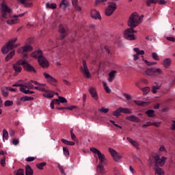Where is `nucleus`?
<instances>
[{
  "mask_svg": "<svg viewBox=\"0 0 175 175\" xmlns=\"http://www.w3.org/2000/svg\"><path fill=\"white\" fill-rule=\"evenodd\" d=\"M90 151L94 154V155H97L98 158L99 163L96 167V171L98 174L99 175H105L106 171H105V167L107 165V159H106V156L105 154L102 153L99 149L96 148H90Z\"/></svg>",
  "mask_w": 175,
  "mask_h": 175,
  "instance_id": "1",
  "label": "nucleus"
},
{
  "mask_svg": "<svg viewBox=\"0 0 175 175\" xmlns=\"http://www.w3.org/2000/svg\"><path fill=\"white\" fill-rule=\"evenodd\" d=\"M144 76H147L148 77H152V79H155L156 77H159V76H163L165 72L163 70L159 68H149L146 70L142 71Z\"/></svg>",
  "mask_w": 175,
  "mask_h": 175,
  "instance_id": "2",
  "label": "nucleus"
},
{
  "mask_svg": "<svg viewBox=\"0 0 175 175\" xmlns=\"http://www.w3.org/2000/svg\"><path fill=\"white\" fill-rule=\"evenodd\" d=\"M140 24V16H139V14L137 12H134L131 14L129 21L128 25L131 28H136L137 25Z\"/></svg>",
  "mask_w": 175,
  "mask_h": 175,
  "instance_id": "3",
  "label": "nucleus"
},
{
  "mask_svg": "<svg viewBox=\"0 0 175 175\" xmlns=\"http://www.w3.org/2000/svg\"><path fill=\"white\" fill-rule=\"evenodd\" d=\"M137 31L135 30L133 27H130L124 31V38L126 40H136L137 37L135 35V33Z\"/></svg>",
  "mask_w": 175,
  "mask_h": 175,
  "instance_id": "4",
  "label": "nucleus"
},
{
  "mask_svg": "<svg viewBox=\"0 0 175 175\" xmlns=\"http://www.w3.org/2000/svg\"><path fill=\"white\" fill-rule=\"evenodd\" d=\"M81 70L84 77H85L86 79H91V74L90 73V69H88L87 62L84 59L82 60V67H81Z\"/></svg>",
  "mask_w": 175,
  "mask_h": 175,
  "instance_id": "5",
  "label": "nucleus"
},
{
  "mask_svg": "<svg viewBox=\"0 0 175 175\" xmlns=\"http://www.w3.org/2000/svg\"><path fill=\"white\" fill-rule=\"evenodd\" d=\"M110 154L111 157H112L113 161L117 163L121 162V159H122V156L118 152L113 148H110Z\"/></svg>",
  "mask_w": 175,
  "mask_h": 175,
  "instance_id": "6",
  "label": "nucleus"
},
{
  "mask_svg": "<svg viewBox=\"0 0 175 175\" xmlns=\"http://www.w3.org/2000/svg\"><path fill=\"white\" fill-rule=\"evenodd\" d=\"M154 166L156 167H161L165 165V162H166V157H162L161 159L159 156H155L154 157Z\"/></svg>",
  "mask_w": 175,
  "mask_h": 175,
  "instance_id": "7",
  "label": "nucleus"
},
{
  "mask_svg": "<svg viewBox=\"0 0 175 175\" xmlns=\"http://www.w3.org/2000/svg\"><path fill=\"white\" fill-rule=\"evenodd\" d=\"M43 76L46 83H49V84H51V85H55V84H57V79L53 77V76L50 75V74L47 72H43Z\"/></svg>",
  "mask_w": 175,
  "mask_h": 175,
  "instance_id": "8",
  "label": "nucleus"
},
{
  "mask_svg": "<svg viewBox=\"0 0 175 175\" xmlns=\"http://www.w3.org/2000/svg\"><path fill=\"white\" fill-rule=\"evenodd\" d=\"M33 50V48L29 44H26L21 48H18L16 50V53L18 54H24V53H29L30 51H32Z\"/></svg>",
  "mask_w": 175,
  "mask_h": 175,
  "instance_id": "9",
  "label": "nucleus"
},
{
  "mask_svg": "<svg viewBox=\"0 0 175 175\" xmlns=\"http://www.w3.org/2000/svg\"><path fill=\"white\" fill-rule=\"evenodd\" d=\"M35 85L34 90H37V91H40V92H46L47 91V86L46 84L40 83L39 82H34Z\"/></svg>",
  "mask_w": 175,
  "mask_h": 175,
  "instance_id": "10",
  "label": "nucleus"
},
{
  "mask_svg": "<svg viewBox=\"0 0 175 175\" xmlns=\"http://www.w3.org/2000/svg\"><path fill=\"white\" fill-rule=\"evenodd\" d=\"M59 32L61 33L59 36L60 40H62V39H65L66 38V35L68 33V29L65 28L64 25H59Z\"/></svg>",
  "mask_w": 175,
  "mask_h": 175,
  "instance_id": "11",
  "label": "nucleus"
},
{
  "mask_svg": "<svg viewBox=\"0 0 175 175\" xmlns=\"http://www.w3.org/2000/svg\"><path fill=\"white\" fill-rule=\"evenodd\" d=\"M40 66H42V68H49L50 66V64L49 63V60L46 59L44 56H42V58H40L38 61Z\"/></svg>",
  "mask_w": 175,
  "mask_h": 175,
  "instance_id": "12",
  "label": "nucleus"
},
{
  "mask_svg": "<svg viewBox=\"0 0 175 175\" xmlns=\"http://www.w3.org/2000/svg\"><path fill=\"white\" fill-rule=\"evenodd\" d=\"M91 17L92 18H94V20H102V16H100V13L99 11L96 10H92L91 12Z\"/></svg>",
  "mask_w": 175,
  "mask_h": 175,
  "instance_id": "13",
  "label": "nucleus"
},
{
  "mask_svg": "<svg viewBox=\"0 0 175 175\" xmlns=\"http://www.w3.org/2000/svg\"><path fill=\"white\" fill-rule=\"evenodd\" d=\"M30 56L32 57V58H36L38 60L40 59V58H42L43 57V52L40 50H38V51H36L34 52H33Z\"/></svg>",
  "mask_w": 175,
  "mask_h": 175,
  "instance_id": "14",
  "label": "nucleus"
},
{
  "mask_svg": "<svg viewBox=\"0 0 175 175\" xmlns=\"http://www.w3.org/2000/svg\"><path fill=\"white\" fill-rule=\"evenodd\" d=\"M12 49L13 46L7 42L5 45L1 48V53L3 54H8V53H9L10 50H12Z\"/></svg>",
  "mask_w": 175,
  "mask_h": 175,
  "instance_id": "15",
  "label": "nucleus"
},
{
  "mask_svg": "<svg viewBox=\"0 0 175 175\" xmlns=\"http://www.w3.org/2000/svg\"><path fill=\"white\" fill-rule=\"evenodd\" d=\"M23 68L25 70H26V72H33V73H36L35 68H33V66H32V65L29 64L28 62L24 65Z\"/></svg>",
  "mask_w": 175,
  "mask_h": 175,
  "instance_id": "16",
  "label": "nucleus"
},
{
  "mask_svg": "<svg viewBox=\"0 0 175 175\" xmlns=\"http://www.w3.org/2000/svg\"><path fill=\"white\" fill-rule=\"evenodd\" d=\"M37 81H30L23 85L25 90H35V86L33 84H35Z\"/></svg>",
  "mask_w": 175,
  "mask_h": 175,
  "instance_id": "17",
  "label": "nucleus"
},
{
  "mask_svg": "<svg viewBox=\"0 0 175 175\" xmlns=\"http://www.w3.org/2000/svg\"><path fill=\"white\" fill-rule=\"evenodd\" d=\"M12 68L15 72L14 76H17V75H18V73H21V70H23L21 66L16 64L15 63L12 65Z\"/></svg>",
  "mask_w": 175,
  "mask_h": 175,
  "instance_id": "18",
  "label": "nucleus"
},
{
  "mask_svg": "<svg viewBox=\"0 0 175 175\" xmlns=\"http://www.w3.org/2000/svg\"><path fill=\"white\" fill-rule=\"evenodd\" d=\"M88 91L92 96L96 100H98V93H96V90L94 88H89Z\"/></svg>",
  "mask_w": 175,
  "mask_h": 175,
  "instance_id": "19",
  "label": "nucleus"
},
{
  "mask_svg": "<svg viewBox=\"0 0 175 175\" xmlns=\"http://www.w3.org/2000/svg\"><path fill=\"white\" fill-rule=\"evenodd\" d=\"M126 120L127 121H131V122H140V119L134 115L126 117Z\"/></svg>",
  "mask_w": 175,
  "mask_h": 175,
  "instance_id": "20",
  "label": "nucleus"
},
{
  "mask_svg": "<svg viewBox=\"0 0 175 175\" xmlns=\"http://www.w3.org/2000/svg\"><path fill=\"white\" fill-rule=\"evenodd\" d=\"M1 6L2 13H12V10L5 3H1Z\"/></svg>",
  "mask_w": 175,
  "mask_h": 175,
  "instance_id": "21",
  "label": "nucleus"
},
{
  "mask_svg": "<svg viewBox=\"0 0 175 175\" xmlns=\"http://www.w3.org/2000/svg\"><path fill=\"white\" fill-rule=\"evenodd\" d=\"M134 103H135L137 106H142V107H146V106H148V105H150V102H144L136 100H134Z\"/></svg>",
  "mask_w": 175,
  "mask_h": 175,
  "instance_id": "22",
  "label": "nucleus"
},
{
  "mask_svg": "<svg viewBox=\"0 0 175 175\" xmlns=\"http://www.w3.org/2000/svg\"><path fill=\"white\" fill-rule=\"evenodd\" d=\"M69 6V2L68 0H62L59 3V8L60 9H62L63 10H65L66 8H68Z\"/></svg>",
  "mask_w": 175,
  "mask_h": 175,
  "instance_id": "23",
  "label": "nucleus"
},
{
  "mask_svg": "<svg viewBox=\"0 0 175 175\" xmlns=\"http://www.w3.org/2000/svg\"><path fill=\"white\" fill-rule=\"evenodd\" d=\"M117 75H118V71L116 70H112L110 72V81H113L116 80V77H117Z\"/></svg>",
  "mask_w": 175,
  "mask_h": 175,
  "instance_id": "24",
  "label": "nucleus"
},
{
  "mask_svg": "<svg viewBox=\"0 0 175 175\" xmlns=\"http://www.w3.org/2000/svg\"><path fill=\"white\" fill-rule=\"evenodd\" d=\"M117 10V3L116 2H111L110 3V15L111 16L114 12Z\"/></svg>",
  "mask_w": 175,
  "mask_h": 175,
  "instance_id": "25",
  "label": "nucleus"
},
{
  "mask_svg": "<svg viewBox=\"0 0 175 175\" xmlns=\"http://www.w3.org/2000/svg\"><path fill=\"white\" fill-rule=\"evenodd\" d=\"M25 174L26 175H33V170H32L30 165H25Z\"/></svg>",
  "mask_w": 175,
  "mask_h": 175,
  "instance_id": "26",
  "label": "nucleus"
},
{
  "mask_svg": "<svg viewBox=\"0 0 175 175\" xmlns=\"http://www.w3.org/2000/svg\"><path fill=\"white\" fill-rule=\"evenodd\" d=\"M6 23L8 25H13V24H18V23H20V19L18 18H15L14 19L6 21Z\"/></svg>",
  "mask_w": 175,
  "mask_h": 175,
  "instance_id": "27",
  "label": "nucleus"
},
{
  "mask_svg": "<svg viewBox=\"0 0 175 175\" xmlns=\"http://www.w3.org/2000/svg\"><path fill=\"white\" fill-rule=\"evenodd\" d=\"M121 113L122 112V107H120L119 108H118L116 111L112 112L113 116H114L115 117H120V116H121Z\"/></svg>",
  "mask_w": 175,
  "mask_h": 175,
  "instance_id": "28",
  "label": "nucleus"
},
{
  "mask_svg": "<svg viewBox=\"0 0 175 175\" xmlns=\"http://www.w3.org/2000/svg\"><path fill=\"white\" fill-rule=\"evenodd\" d=\"M126 139L128 140L129 142L131 143V144H132V146H133V147H135V148H139V143H137V142L133 140L132 138L129 137H128Z\"/></svg>",
  "mask_w": 175,
  "mask_h": 175,
  "instance_id": "29",
  "label": "nucleus"
},
{
  "mask_svg": "<svg viewBox=\"0 0 175 175\" xmlns=\"http://www.w3.org/2000/svg\"><path fill=\"white\" fill-rule=\"evenodd\" d=\"M46 92L45 94H43V96L44 98H51L54 96V94H53V91L49 90L47 88H46V92Z\"/></svg>",
  "mask_w": 175,
  "mask_h": 175,
  "instance_id": "30",
  "label": "nucleus"
},
{
  "mask_svg": "<svg viewBox=\"0 0 175 175\" xmlns=\"http://www.w3.org/2000/svg\"><path fill=\"white\" fill-rule=\"evenodd\" d=\"M172 65V59L167 58L163 61V66L164 68H169Z\"/></svg>",
  "mask_w": 175,
  "mask_h": 175,
  "instance_id": "31",
  "label": "nucleus"
},
{
  "mask_svg": "<svg viewBox=\"0 0 175 175\" xmlns=\"http://www.w3.org/2000/svg\"><path fill=\"white\" fill-rule=\"evenodd\" d=\"M1 94L3 95V96H4L5 98L8 97L9 96V93H8V87H3L1 88Z\"/></svg>",
  "mask_w": 175,
  "mask_h": 175,
  "instance_id": "32",
  "label": "nucleus"
},
{
  "mask_svg": "<svg viewBox=\"0 0 175 175\" xmlns=\"http://www.w3.org/2000/svg\"><path fill=\"white\" fill-rule=\"evenodd\" d=\"M146 114H147L148 117H150V118H154V117H155V111L152 109L146 111Z\"/></svg>",
  "mask_w": 175,
  "mask_h": 175,
  "instance_id": "33",
  "label": "nucleus"
},
{
  "mask_svg": "<svg viewBox=\"0 0 175 175\" xmlns=\"http://www.w3.org/2000/svg\"><path fill=\"white\" fill-rule=\"evenodd\" d=\"M16 54V51H12L8 55H6L5 61L8 62L13 58V56Z\"/></svg>",
  "mask_w": 175,
  "mask_h": 175,
  "instance_id": "34",
  "label": "nucleus"
},
{
  "mask_svg": "<svg viewBox=\"0 0 175 175\" xmlns=\"http://www.w3.org/2000/svg\"><path fill=\"white\" fill-rule=\"evenodd\" d=\"M46 9H57V4L55 3H46Z\"/></svg>",
  "mask_w": 175,
  "mask_h": 175,
  "instance_id": "35",
  "label": "nucleus"
},
{
  "mask_svg": "<svg viewBox=\"0 0 175 175\" xmlns=\"http://www.w3.org/2000/svg\"><path fill=\"white\" fill-rule=\"evenodd\" d=\"M57 100V105H59V103H66L68 100L65 97L59 96L58 98H56Z\"/></svg>",
  "mask_w": 175,
  "mask_h": 175,
  "instance_id": "36",
  "label": "nucleus"
},
{
  "mask_svg": "<svg viewBox=\"0 0 175 175\" xmlns=\"http://www.w3.org/2000/svg\"><path fill=\"white\" fill-rule=\"evenodd\" d=\"M154 174H158V175H163L165 174V171L162 170V168L157 167L154 170Z\"/></svg>",
  "mask_w": 175,
  "mask_h": 175,
  "instance_id": "37",
  "label": "nucleus"
},
{
  "mask_svg": "<svg viewBox=\"0 0 175 175\" xmlns=\"http://www.w3.org/2000/svg\"><path fill=\"white\" fill-rule=\"evenodd\" d=\"M22 102H28V100H33V97L32 96H23L21 98Z\"/></svg>",
  "mask_w": 175,
  "mask_h": 175,
  "instance_id": "38",
  "label": "nucleus"
},
{
  "mask_svg": "<svg viewBox=\"0 0 175 175\" xmlns=\"http://www.w3.org/2000/svg\"><path fill=\"white\" fill-rule=\"evenodd\" d=\"M9 139V133H8V131L6 129L3 130V140L5 142V140H8Z\"/></svg>",
  "mask_w": 175,
  "mask_h": 175,
  "instance_id": "39",
  "label": "nucleus"
},
{
  "mask_svg": "<svg viewBox=\"0 0 175 175\" xmlns=\"http://www.w3.org/2000/svg\"><path fill=\"white\" fill-rule=\"evenodd\" d=\"M46 165V162H42L40 163H37L36 165V168L39 169V170H43V169H44V165Z\"/></svg>",
  "mask_w": 175,
  "mask_h": 175,
  "instance_id": "40",
  "label": "nucleus"
},
{
  "mask_svg": "<svg viewBox=\"0 0 175 175\" xmlns=\"http://www.w3.org/2000/svg\"><path fill=\"white\" fill-rule=\"evenodd\" d=\"M62 142L64 144H66L67 146H75V144H76L74 142L68 141L65 139H62Z\"/></svg>",
  "mask_w": 175,
  "mask_h": 175,
  "instance_id": "41",
  "label": "nucleus"
},
{
  "mask_svg": "<svg viewBox=\"0 0 175 175\" xmlns=\"http://www.w3.org/2000/svg\"><path fill=\"white\" fill-rule=\"evenodd\" d=\"M109 110L110 109L109 108H106L105 107H102L100 109H98V111L100 113H103L104 114L109 113Z\"/></svg>",
  "mask_w": 175,
  "mask_h": 175,
  "instance_id": "42",
  "label": "nucleus"
},
{
  "mask_svg": "<svg viewBox=\"0 0 175 175\" xmlns=\"http://www.w3.org/2000/svg\"><path fill=\"white\" fill-rule=\"evenodd\" d=\"M122 112L124 113V114H132V109H129V108H124V107H122Z\"/></svg>",
  "mask_w": 175,
  "mask_h": 175,
  "instance_id": "43",
  "label": "nucleus"
},
{
  "mask_svg": "<svg viewBox=\"0 0 175 175\" xmlns=\"http://www.w3.org/2000/svg\"><path fill=\"white\" fill-rule=\"evenodd\" d=\"M27 60L25 59H20V60H18L15 64L16 65H18L20 66V65H22L23 66H24V65H25L27 64Z\"/></svg>",
  "mask_w": 175,
  "mask_h": 175,
  "instance_id": "44",
  "label": "nucleus"
},
{
  "mask_svg": "<svg viewBox=\"0 0 175 175\" xmlns=\"http://www.w3.org/2000/svg\"><path fill=\"white\" fill-rule=\"evenodd\" d=\"M21 92H23V94H35V92L33 91H30L29 89H25V88H22L21 89Z\"/></svg>",
  "mask_w": 175,
  "mask_h": 175,
  "instance_id": "45",
  "label": "nucleus"
},
{
  "mask_svg": "<svg viewBox=\"0 0 175 175\" xmlns=\"http://www.w3.org/2000/svg\"><path fill=\"white\" fill-rule=\"evenodd\" d=\"M105 91L107 94H110V88L107 86V84L105 82H102Z\"/></svg>",
  "mask_w": 175,
  "mask_h": 175,
  "instance_id": "46",
  "label": "nucleus"
},
{
  "mask_svg": "<svg viewBox=\"0 0 175 175\" xmlns=\"http://www.w3.org/2000/svg\"><path fill=\"white\" fill-rule=\"evenodd\" d=\"M135 53H137L139 55H144V51L139 49V48H134L133 49Z\"/></svg>",
  "mask_w": 175,
  "mask_h": 175,
  "instance_id": "47",
  "label": "nucleus"
},
{
  "mask_svg": "<svg viewBox=\"0 0 175 175\" xmlns=\"http://www.w3.org/2000/svg\"><path fill=\"white\" fill-rule=\"evenodd\" d=\"M13 105V100H7L4 102L5 107H9V106H12Z\"/></svg>",
  "mask_w": 175,
  "mask_h": 175,
  "instance_id": "48",
  "label": "nucleus"
},
{
  "mask_svg": "<svg viewBox=\"0 0 175 175\" xmlns=\"http://www.w3.org/2000/svg\"><path fill=\"white\" fill-rule=\"evenodd\" d=\"M151 3H158V0H146L147 6H151Z\"/></svg>",
  "mask_w": 175,
  "mask_h": 175,
  "instance_id": "49",
  "label": "nucleus"
},
{
  "mask_svg": "<svg viewBox=\"0 0 175 175\" xmlns=\"http://www.w3.org/2000/svg\"><path fill=\"white\" fill-rule=\"evenodd\" d=\"M159 88H161V85L153 86V88L152 89V93L157 94V92H158V90H159Z\"/></svg>",
  "mask_w": 175,
  "mask_h": 175,
  "instance_id": "50",
  "label": "nucleus"
},
{
  "mask_svg": "<svg viewBox=\"0 0 175 175\" xmlns=\"http://www.w3.org/2000/svg\"><path fill=\"white\" fill-rule=\"evenodd\" d=\"M17 42V38L15 37L11 40H10L8 43L10 44L12 47H13V45L14 44V42Z\"/></svg>",
  "mask_w": 175,
  "mask_h": 175,
  "instance_id": "51",
  "label": "nucleus"
},
{
  "mask_svg": "<svg viewBox=\"0 0 175 175\" xmlns=\"http://www.w3.org/2000/svg\"><path fill=\"white\" fill-rule=\"evenodd\" d=\"M54 105H58V100L53 99L50 103V107L51 109H54Z\"/></svg>",
  "mask_w": 175,
  "mask_h": 175,
  "instance_id": "52",
  "label": "nucleus"
},
{
  "mask_svg": "<svg viewBox=\"0 0 175 175\" xmlns=\"http://www.w3.org/2000/svg\"><path fill=\"white\" fill-rule=\"evenodd\" d=\"M152 57L153 58V59H155V61H159V56H158V53L153 52L152 53Z\"/></svg>",
  "mask_w": 175,
  "mask_h": 175,
  "instance_id": "53",
  "label": "nucleus"
},
{
  "mask_svg": "<svg viewBox=\"0 0 175 175\" xmlns=\"http://www.w3.org/2000/svg\"><path fill=\"white\" fill-rule=\"evenodd\" d=\"M57 167L62 175H66V174H65V171L64 170V167H62V165L58 164Z\"/></svg>",
  "mask_w": 175,
  "mask_h": 175,
  "instance_id": "54",
  "label": "nucleus"
},
{
  "mask_svg": "<svg viewBox=\"0 0 175 175\" xmlns=\"http://www.w3.org/2000/svg\"><path fill=\"white\" fill-rule=\"evenodd\" d=\"M63 152L66 157H69V149L68 148H63Z\"/></svg>",
  "mask_w": 175,
  "mask_h": 175,
  "instance_id": "55",
  "label": "nucleus"
},
{
  "mask_svg": "<svg viewBox=\"0 0 175 175\" xmlns=\"http://www.w3.org/2000/svg\"><path fill=\"white\" fill-rule=\"evenodd\" d=\"M142 91L144 92V94H148L150 92V88L146 87V88H141Z\"/></svg>",
  "mask_w": 175,
  "mask_h": 175,
  "instance_id": "56",
  "label": "nucleus"
},
{
  "mask_svg": "<svg viewBox=\"0 0 175 175\" xmlns=\"http://www.w3.org/2000/svg\"><path fill=\"white\" fill-rule=\"evenodd\" d=\"M147 126H152V122H146V124L142 126V128H147Z\"/></svg>",
  "mask_w": 175,
  "mask_h": 175,
  "instance_id": "57",
  "label": "nucleus"
},
{
  "mask_svg": "<svg viewBox=\"0 0 175 175\" xmlns=\"http://www.w3.org/2000/svg\"><path fill=\"white\" fill-rule=\"evenodd\" d=\"M110 122L111 124H113V126H116V128H119V129H122V126L116 124V122H114V120H110Z\"/></svg>",
  "mask_w": 175,
  "mask_h": 175,
  "instance_id": "58",
  "label": "nucleus"
},
{
  "mask_svg": "<svg viewBox=\"0 0 175 175\" xmlns=\"http://www.w3.org/2000/svg\"><path fill=\"white\" fill-rule=\"evenodd\" d=\"M11 143H12L14 146H17L20 142L18 141V139H12Z\"/></svg>",
  "mask_w": 175,
  "mask_h": 175,
  "instance_id": "59",
  "label": "nucleus"
},
{
  "mask_svg": "<svg viewBox=\"0 0 175 175\" xmlns=\"http://www.w3.org/2000/svg\"><path fill=\"white\" fill-rule=\"evenodd\" d=\"M70 137L72 139V140H74V142H76L77 140V137L76 135H75V133H73V131H70Z\"/></svg>",
  "mask_w": 175,
  "mask_h": 175,
  "instance_id": "60",
  "label": "nucleus"
},
{
  "mask_svg": "<svg viewBox=\"0 0 175 175\" xmlns=\"http://www.w3.org/2000/svg\"><path fill=\"white\" fill-rule=\"evenodd\" d=\"M16 175H24V170L20 168L17 170Z\"/></svg>",
  "mask_w": 175,
  "mask_h": 175,
  "instance_id": "61",
  "label": "nucleus"
},
{
  "mask_svg": "<svg viewBox=\"0 0 175 175\" xmlns=\"http://www.w3.org/2000/svg\"><path fill=\"white\" fill-rule=\"evenodd\" d=\"M12 87H20L19 91L21 92V89L24 88V84H14Z\"/></svg>",
  "mask_w": 175,
  "mask_h": 175,
  "instance_id": "62",
  "label": "nucleus"
},
{
  "mask_svg": "<svg viewBox=\"0 0 175 175\" xmlns=\"http://www.w3.org/2000/svg\"><path fill=\"white\" fill-rule=\"evenodd\" d=\"M27 162H33L35 161V157H29L26 159Z\"/></svg>",
  "mask_w": 175,
  "mask_h": 175,
  "instance_id": "63",
  "label": "nucleus"
},
{
  "mask_svg": "<svg viewBox=\"0 0 175 175\" xmlns=\"http://www.w3.org/2000/svg\"><path fill=\"white\" fill-rule=\"evenodd\" d=\"M170 129L171 131H175V120H172V124Z\"/></svg>",
  "mask_w": 175,
  "mask_h": 175,
  "instance_id": "64",
  "label": "nucleus"
}]
</instances>
